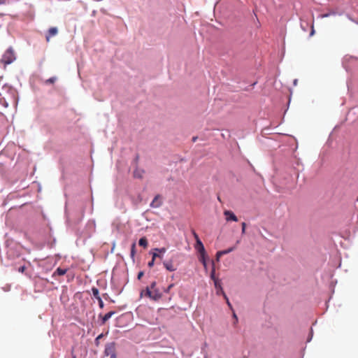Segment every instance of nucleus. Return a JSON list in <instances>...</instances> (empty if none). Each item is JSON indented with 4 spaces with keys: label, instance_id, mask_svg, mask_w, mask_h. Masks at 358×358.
Segmentation results:
<instances>
[{
    "label": "nucleus",
    "instance_id": "1",
    "mask_svg": "<svg viewBox=\"0 0 358 358\" xmlns=\"http://www.w3.org/2000/svg\"><path fill=\"white\" fill-rule=\"evenodd\" d=\"M156 282H152L149 287H147L145 290L141 292V296L144 294L145 296L149 297L153 301L159 300L162 296V294L156 288Z\"/></svg>",
    "mask_w": 358,
    "mask_h": 358
},
{
    "label": "nucleus",
    "instance_id": "2",
    "mask_svg": "<svg viewBox=\"0 0 358 358\" xmlns=\"http://www.w3.org/2000/svg\"><path fill=\"white\" fill-rule=\"evenodd\" d=\"M15 60V55L11 48H8L3 55L1 62L6 66Z\"/></svg>",
    "mask_w": 358,
    "mask_h": 358
},
{
    "label": "nucleus",
    "instance_id": "3",
    "mask_svg": "<svg viewBox=\"0 0 358 358\" xmlns=\"http://www.w3.org/2000/svg\"><path fill=\"white\" fill-rule=\"evenodd\" d=\"M104 353L107 357H110V358H116L115 343H110L107 344L105 348Z\"/></svg>",
    "mask_w": 358,
    "mask_h": 358
},
{
    "label": "nucleus",
    "instance_id": "4",
    "mask_svg": "<svg viewBox=\"0 0 358 358\" xmlns=\"http://www.w3.org/2000/svg\"><path fill=\"white\" fill-rule=\"evenodd\" d=\"M224 215L225 216V219L227 222L229 221H234V222H237L238 221V217H236V215L231 210H224Z\"/></svg>",
    "mask_w": 358,
    "mask_h": 358
},
{
    "label": "nucleus",
    "instance_id": "5",
    "mask_svg": "<svg viewBox=\"0 0 358 358\" xmlns=\"http://www.w3.org/2000/svg\"><path fill=\"white\" fill-rule=\"evenodd\" d=\"M215 289H216V294L217 295H220V294H222L223 295V296L224 298H227V295L225 294L222 287V285H221V282H220V280H215Z\"/></svg>",
    "mask_w": 358,
    "mask_h": 358
},
{
    "label": "nucleus",
    "instance_id": "6",
    "mask_svg": "<svg viewBox=\"0 0 358 358\" xmlns=\"http://www.w3.org/2000/svg\"><path fill=\"white\" fill-rule=\"evenodd\" d=\"M162 205V200L160 195H156L150 203L152 208H159Z\"/></svg>",
    "mask_w": 358,
    "mask_h": 358
},
{
    "label": "nucleus",
    "instance_id": "7",
    "mask_svg": "<svg viewBox=\"0 0 358 358\" xmlns=\"http://www.w3.org/2000/svg\"><path fill=\"white\" fill-rule=\"evenodd\" d=\"M58 34V29L57 27H51L48 29L46 34V41L49 42L51 37L56 36Z\"/></svg>",
    "mask_w": 358,
    "mask_h": 358
},
{
    "label": "nucleus",
    "instance_id": "8",
    "mask_svg": "<svg viewBox=\"0 0 358 358\" xmlns=\"http://www.w3.org/2000/svg\"><path fill=\"white\" fill-rule=\"evenodd\" d=\"M163 265L166 269L169 271H175L177 270V266L173 264L172 260L164 261Z\"/></svg>",
    "mask_w": 358,
    "mask_h": 358
},
{
    "label": "nucleus",
    "instance_id": "9",
    "mask_svg": "<svg viewBox=\"0 0 358 358\" xmlns=\"http://www.w3.org/2000/svg\"><path fill=\"white\" fill-rule=\"evenodd\" d=\"M194 248L197 250V252L199 253V255H206V250H205L203 244L202 243L201 240H198V241L196 242Z\"/></svg>",
    "mask_w": 358,
    "mask_h": 358
},
{
    "label": "nucleus",
    "instance_id": "10",
    "mask_svg": "<svg viewBox=\"0 0 358 358\" xmlns=\"http://www.w3.org/2000/svg\"><path fill=\"white\" fill-rule=\"evenodd\" d=\"M234 250H235V247H231V248H228L227 250L218 251L216 253V259H217V261H219L220 258L222 256H223L224 255H227V254L234 251Z\"/></svg>",
    "mask_w": 358,
    "mask_h": 358
},
{
    "label": "nucleus",
    "instance_id": "11",
    "mask_svg": "<svg viewBox=\"0 0 358 358\" xmlns=\"http://www.w3.org/2000/svg\"><path fill=\"white\" fill-rule=\"evenodd\" d=\"M67 272V269L66 268H62L60 267L57 268L56 269V271L53 273L52 274V276H55V275H64V274H66Z\"/></svg>",
    "mask_w": 358,
    "mask_h": 358
},
{
    "label": "nucleus",
    "instance_id": "12",
    "mask_svg": "<svg viewBox=\"0 0 358 358\" xmlns=\"http://www.w3.org/2000/svg\"><path fill=\"white\" fill-rule=\"evenodd\" d=\"M115 312L114 311H110L108 313H106L104 316L102 317V324H105L106 321H108L114 314Z\"/></svg>",
    "mask_w": 358,
    "mask_h": 358
},
{
    "label": "nucleus",
    "instance_id": "13",
    "mask_svg": "<svg viewBox=\"0 0 358 358\" xmlns=\"http://www.w3.org/2000/svg\"><path fill=\"white\" fill-rule=\"evenodd\" d=\"M138 244H139L140 246H142L144 248H146L148 247V245L147 238L145 237L141 238L139 241H138Z\"/></svg>",
    "mask_w": 358,
    "mask_h": 358
},
{
    "label": "nucleus",
    "instance_id": "14",
    "mask_svg": "<svg viewBox=\"0 0 358 358\" xmlns=\"http://www.w3.org/2000/svg\"><path fill=\"white\" fill-rule=\"evenodd\" d=\"M92 292L94 298H96V299L101 298V296H99V291L96 287H92Z\"/></svg>",
    "mask_w": 358,
    "mask_h": 358
},
{
    "label": "nucleus",
    "instance_id": "15",
    "mask_svg": "<svg viewBox=\"0 0 358 358\" xmlns=\"http://www.w3.org/2000/svg\"><path fill=\"white\" fill-rule=\"evenodd\" d=\"M0 103L3 105L5 108H7L8 106V103L5 100L3 97L1 96V94H0Z\"/></svg>",
    "mask_w": 358,
    "mask_h": 358
},
{
    "label": "nucleus",
    "instance_id": "16",
    "mask_svg": "<svg viewBox=\"0 0 358 358\" xmlns=\"http://www.w3.org/2000/svg\"><path fill=\"white\" fill-rule=\"evenodd\" d=\"M336 13L335 11H331L328 13H324V14L320 15V17L321 18L327 17H329L330 15H336Z\"/></svg>",
    "mask_w": 358,
    "mask_h": 358
},
{
    "label": "nucleus",
    "instance_id": "17",
    "mask_svg": "<svg viewBox=\"0 0 358 358\" xmlns=\"http://www.w3.org/2000/svg\"><path fill=\"white\" fill-rule=\"evenodd\" d=\"M206 255H200L199 261L203 264L204 267H206V262L205 258Z\"/></svg>",
    "mask_w": 358,
    "mask_h": 358
},
{
    "label": "nucleus",
    "instance_id": "18",
    "mask_svg": "<svg viewBox=\"0 0 358 358\" xmlns=\"http://www.w3.org/2000/svg\"><path fill=\"white\" fill-rule=\"evenodd\" d=\"M56 80H57L56 77H52V78H50L49 79H48L45 81V83L52 84V83H54L56 81Z\"/></svg>",
    "mask_w": 358,
    "mask_h": 358
},
{
    "label": "nucleus",
    "instance_id": "19",
    "mask_svg": "<svg viewBox=\"0 0 358 358\" xmlns=\"http://www.w3.org/2000/svg\"><path fill=\"white\" fill-rule=\"evenodd\" d=\"M215 268H213L211 271V273H210V278L214 282L215 280H219L218 278H215Z\"/></svg>",
    "mask_w": 358,
    "mask_h": 358
},
{
    "label": "nucleus",
    "instance_id": "20",
    "mask_svg": "<svg viewBox=\"0 0 358 358\" xmlns=\"http://www.w3.org/2000/svg\"><path fill=\"white\" fill-rule=\"evenodd\" d=\"M155 251L159 252L160 254H164L166 252V250L165 248H155Z\"/></svg>",
    "mask_w": 358,
    "mask_h": 358
},
{
    "label": "nucleus",
    "instance_id": "21",
    "mask_svg": "<svg viewBox=\"0 0 358 358\" xmlns=\"http://www.w3.org/2000/svg\"><path fill=\"white\" fill-rule=\"evenodd\" d=\"M135 248H136V244L133 243L132 245H131V257H134V255H135Z\"/></svg>",
    "mask_w": 358,
    "mask_h": 358
},
{
    "label": "nucleus",
    "instance_id": "22",
    "mask_svg": "<svg viewBox=\"0 0 358 358\" xmlns=\"http://www.w3.org/2000/svg\"><path fill=\"white\" fill-rule=\"evenodd\" d=\"M157 257H158V258H159L161 259H162V256L161 255H159V254H158L157 252H154L152 254V258L155 259Z\"/></svg>",
    "mask_w": 358,
    "mask_h": 358
},
{
    "label": "nucleus",
    "instance_id": "23",
    "mask_svg": "<svg viewBox=\"0 0 358 358\" xmlns=\"http://www.w3.org/2000/svg\"><path fill=\"white\" fill-rule=\"evenodd\" d=\"M97 301H98V302H99V307H100L101 308H103V306H104V303H103V301H102L101 298L98 299H97Z\"/></svg>",
    "mask_w": 358,
    "mask_h": 358
},
{
    "label": "nucleus",
    "instance_id": "24",
    "mask_svg": "<svg viewBox=\"0 0 358 358\" xmlns=\"http://www.w3.org/2000/svg\"><path fill=\"white\" fill-rule=\"evenodd\" d=\"M241 227H242L241 232L243 234H244L245 233L246 224L245 222H242Z\"/></svg>",
    "mask_w": 358,
    "mask_h": 358
},
{
    "label": "nucleus",
    "instance_id": "25",
    "mask_svg": "<svg viewBox=\"0 0 358 358\" xmlns=\"http://www.w3.org/2000/svg\"><path fill=\"white\" fill-rule=\"evenodd\" d=\"M192 234H193L194 238H195L196 242H197L198 240H200L198 234L194 231H193Z\"/></svg>",
    "mask_w": 358,
    "mask_h": 358
},
{
    "label": "nucleus",
    "instance_id": "26",
    "mask_svg": "<svg viewBox=\"0 0 358 358\" xmlns=\"http://www.w3.org/2000/svg\"><path fill=\"white\" fill-rule=\"evenodd\" d=\"M173 287V284H171L170 285H169V287L167 288H166L164 289V292L168 293L169 292L170 289Z\"/></svg>",
    "mask_w": 358,
    "mask_h": 358
},
{
    "label": "nucleus",
    "instance_id": "27",
    "mask_svg": "<svg viewBox=\"0 0 358 358\" xmlns=\"http://www.w3.org/2000/svg\"><path fill=\"white\" fill-rule=\"evenodd\" d=\"M143 275H144L143 271H140V272L138 273V276H137L138 279V280H141V278L143 276Z\"/></svg>",
    "mask_w": 358,
    "mask_h": 358
},
{
    "label": "nucleus",
    "instance_id": "28",
    "mask_svg": "<svg viewBox=\"0 0 358 358\" xmlns=\"http://www.w3.org/2000/svg\"><path fill=\"white\" fill-rule=\"evenodd\" d=\"M155 259L152 258V260H151L150 262H148V266H149V267H152V266H153L154 263H155Z\"/></svg>",
    "mask_w": 358,
    "mask_h": 358
},
{
    "label": "nucleus",
    "instance_id": "29",
    "mask_svg": "<svg viewBox=\"0 0 358 358\" xmlns=\"http://www.w3.org/2000/svg\"><path fill=\"white\" fill-rule=\"evenodd\" d=\"M24 269H25V266H23L20 267V268H19V269H18V271H19L20 272H22H22H24Z\"/></svg>",
    "mask_w": 358,
    "mask_h": 358
},
{
    "label": "nucleus",
    "instance_id": "30",
    "mask_svg": "<svg viewBox=\"0 0 358 358\" xmlns=\"http://www.w3.org/2000/svg\"><path fill=\"white\" fill-rule=\"evenodd\" d=\"M224 299H226V301H227V303L228 306H229V307H231V303H230V302H229V301L228 298L227 297V298H224Z\"/></svg>",
    "mask_w": 358,
    "mask_h": 358
},
{
    "label": "nucleus",
    "instance_id": "31",
    "mask_svg": "<svg viewBox=\"0 0 358 358\" xmlns=\"http://www.w3.org/2000/svg\"><path fill=\"white\" fill-rule=\"evenodd\" d=\"M6 3V0H0V5L4 4Z\"/></svg>",
    "mask_w": 358,
    "mask_h": 358
},
{
    "label": "nucleus",
    "instance_id": "32",
    "mask_svg": "<svg viewBox=\"0 0 358 358\" xmlns=\"http://www.w3.org/2000/svg\"><path fill=\"white\" fill-rule=\"evenodd\" d=\"M102 337V334H100L97 338H96V340L99 339V338H101Z\"/></svg>",
    "mask_w": 358,
    "mask_h": 358
},
{
    "label": "nucleus",
    "instance_id": "33",
    "mask_svg": "<svg viewBox=\"0 0 358 358\" xmlns=\"http://www.w3.org/2000/svg\"><path fill=\"white\" fill-rule=\"evenodd\" d=\"M234 317L237 320L236 315L234 313Z\"/></svg>",
    "mask_w": 358,
    "mask_h": 358
},
{
    "label": "nucleus",
    "instance_id": "34",
    "mask_svg": "<svg viewBox=\"0 0 358 358\" xmlns=\"http://www.w3.org/2000/svg\"><path fill=\"white\" fill-rule=\"evenodd\" d=\"M75 358V357H74Z\"/></svg>",
    "mask_w": 358,
    "mask_h": 358
}]
</instances>
